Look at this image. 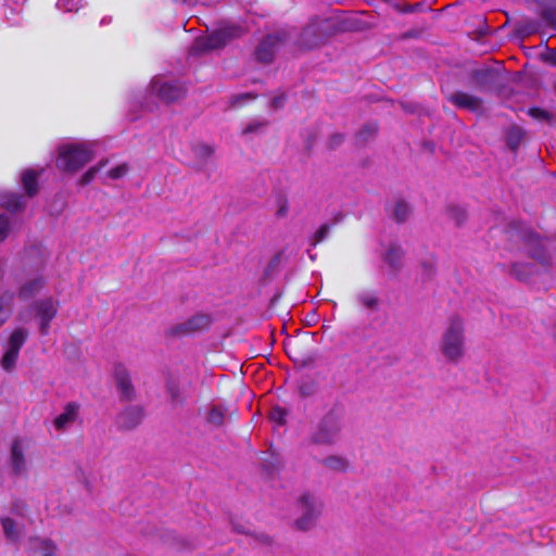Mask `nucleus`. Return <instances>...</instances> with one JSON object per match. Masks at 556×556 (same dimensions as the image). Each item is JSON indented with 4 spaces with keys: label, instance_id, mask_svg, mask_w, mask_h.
Masks as SVG:
<instances>
[{
    "label": "nucleus",
    "instance_id": "nucleus-1",
    "mask_svg": "<svg viewBox=\"0 0 556 556\" xmlns=\"http://www.w3.org/2000/svg\"><path fill=\"white\" fill-rule=\"evenodd\" d=\"M94 153L90 141L65 143L59 148L55 165L62 172H77L93 159Z\"/></svg>",
    "mask_w": 556,
    "mask_h": 556
},
{
    "label": "nucleus",
    "instance_id": "nucleus-2",
    "mask_svg": "<svg viewBox=\"0 0 556 556\" xmlns=\"http://www.w3.org/2000/svg\"><path fill=\"white\" fill-rule=\"evenodd\" d=\"M343 30L337 22L330 18H313L301 31L298 46L304 50H313L324 45L328 38Z\"/></svg>",
    "mask_w": 556,
    "mask_h": 556
},
{
    "label": "nucleus",
    "instance_id": "nucleus-3",
    "mask_svg": "<svg viewBox=\"0 0 556 556\" xmlns=\"http://www.w3.org/2000/svg\"><path fill=\"white\" fill-rule=\"evenodd\" d=\"M440 349L446 361L458 363L465 353L464 323L454 317L443 332Z\"/></svg>",
    "mask_w": 556,
    "mask_h": 556
},
{
    "label": "nucleus",
    "instance_id": "nucleus-4",
    "mask_svg": "<svg viewBox=\"0 0 556 556\" xmlns=\"http://www.w3.org/2000/svg\"><path fill=\"white\" fill-rule=\"evenodd\" d=\"M59 308L60 301L53 296H45L31 303L30 309L38 321L41 336L49 334L51 323L56 317Z\"/></svg>",
    "mask_w": 556,
    "mask_h": 556
},
{
    "label": "nucleus",
    "instance_id": "nucleus-5",
    "mask_svg": "<svg viewBox=\"0 0 556 556\" xmlns=\"http://www.w3.org/2000/svg\"><path fill=\"white\" fill-rule=\"evenodd\" d=\"M342 428V419L338 415L330 413L320 421L312 435V440L317 444H336L341 439Z\"/></svg>",
    "mask_w": 556,
    "mask_h": 556
},
{
    "label": "nucleus",
    "instance_id": "nucleus-6",
    "mask_svg": "<svg viewBox=\"0 0 556 556\" xmlns=\"http://www.w3.org/2000/svg\"><path fill=\"white\" fill-rule=\"evenodd\" d=\"M296 506L301 516L295 519V527L300 530L311 529L323 511L321 501L314 495L303 494Z\"/></svg>",
    "mask_w": 556,
    "mask_h": 556
},
{
    "label": "nucleus",
    "instance_id": "nucleus-7",
    "mask_svg": "<svg viewBox=\"0 0 556 556\" xmlns=\"http://www.w3.org/2000/svg\"><path fill=\"white\" fill-rule=\"evenodd\" d=\"M28 331L25 328L17 327L9 336L4 345V354L1 358V366L4 370H11L17 361L20 350L26 342Z\"/></svg>",
    "mask_w": 556,
    "mask_h": 556
},
{
    "label": "nucleus",
    "instance_id": "nucleus-8",
    "mask_svg": "<svg viewBox=\"0 0 556 556\" xmlns=\"http://www.w3.org/2000/svg\"><path fill=\"white\" fill-rule=\"evenodd\" d=\"M212 318L208 314H195L186 321L178 323L166 330L167 337H185L199 331H203L210 327Z\"/></svg>",
    "mask_w": 556,
    "mask_h": 556
},
{
    "label": "nucleus",
    "instance_id": "nucleus-9",
    "mask_svg": "<svg viewBox=\"0 0 556 556\" xmlns=\"http://www.w3.org/2000/svg\"><path fill=\"white\" fill-rule=\"evenodd\" d=\"M444 97L456 109L467 110L472 113L481 112L483 109V99L473 93L456 90L444 92Z\"/></svg>",
    "mask_w": 556,
    "mask_h": 556
},
{
    "label": "nucleus",
    "instance_id": "nucleus-10",
    "mask_svg": "<svg viewBox=\"0 0 556 556\" xmlns=\"http://www.w3.org/2000/svg\"><path fill=\"white\" fill-rule=\"evenodd\" d=\"M498 78V72L490 66L475 68L468 74L469 85L477 91L484 92L492 88Z\"/></svg>",
    "mask_w": 556,
    "mask_h": 556
},
{
    "label": "nucleus",
    "instance_id": "nucleus-11",
    "mask_svg": "<svg viewBox=\"0 0 556 556\" xmlns=\"http://www.w3.org/2000/svg\"><path fill=\"white\" fill-rule=\"evenodd\" d=\"M47 287V279L42 274L29 275L21 281L17 296L21 301L35 299Z\"/></svg>",
    "mask_w": 556,
    "mask_h": 556
},
{
    "label": "nucleus",
    "instance_id": "nucleus-12",
    "mask_svg": "<svg viewBox=\"0 0 556 556\" xmlns=\"http://www.w3.org/2000/svg\"><path fill=\"white\" fill-rule=\"evenodd\" d=\"M285 37L280 34H269L263 38L255 50V56L258 62L269 64L274 61L278 46Z\"/></svg>",
    "mask_w": 556,
    "mask_h": 556
},
{
    "label": "nucleus",
    "instance_id": "nucleus-13",
    "mask_svg": "<svg viewBox=\"0 0 556 556\" xmlns=\"http://www.w3.org/2000/svg\"><path fill=\"white\" fill-rule=\"evenodd\" d=\"M152 91L165 103H173L185 97L186 90L181 85L176 83H163L159 85L156 81L152 84Z\"/></svg>",
    "mask_w": 556,
    "mask_h": 556
},
{
    "label": "nucleus",
    "instance_id": "nucleus-14",
    "mask_svg": "<svg viewBox=\"0 0 556 556\" xmlns=\"http://www.w3.org/2000/svg\"><path fill=\"white\" fill-rule=\"evenodd\" d=\"M191 150V157L187 160L193 166L202 167L212 156L214 148L207 141H185Z\"/></svg>",
    "mask_w": 556,
    "mask_h": 556
},
{
    "label": "nucleus",
    "instance_id": "nucleus-15",
    "mask_svg": "<svg viewBox=\"0 0 556 556\" xmlns=\"http://www.w3.org/2000/svg\"><path fill=\"white\" fill-rule=\"evenodd\" d=\"M114 377L119 395L124 400H130L135 391L127 369L123 365H117L114 369Z\"/></svg>",
    "mask_w": 556,
    "mask_h": 556
},
{
    "label": "nucleus",
    "instance_id": "nucleus-16",
    "mask_svg": "<svg viewBox=\"0 0 556 556\" xmlns=\"http://www.w3.org/2000/svg\"><path fill=\"white\" fill-rule=\"evenodd\" d=\"M79 406L76 403H68L64 410L54 418L53 427L56 431L68 429L78 416Z\"/></svg>",
    "mask_w": 556,
    "mask_h": 556
},
{
    "label": "nucleus",
    "instance_id": "nucleus-17",
    "mask_svg": "<svg viewBox=\"0 0 556 556\" xmlns=\"http://www.w3.org/2000/svg\"><path fill=\"white\" fill-rule=\"evenodd\" d=\"M228 41L225 39L220 29H217L206 38L198 39L194 42L193 50L197 52L215 50L225 47Z\"/></svg>",
    "mask_w": 556,
    "mask_h": 556
},
{
    "label": "nucleus",
    "instance_id": "nucleus-18",
    "mask_svg": "<svg viewBox=\"0 0 556 556\" xmlns=\"http://www.w3.org/2000/svg\"><path fill=\"white\" fill-rule=\"evenodd\" d=\"M143 418V410L139 406L127 407L122 412L117 418L119 427L125 429H131L138 426Z\"/></svg>",
    "mask_w": 556,
    "mask_h": 556
},
{
    "label": "nucleus",
    "instance_id": "nucleus-19",
    "mask_svg": "<svg viewBox=\"0 0 556 556\" xmlns=\"http://www.w3.org/2000/svg\"><path fill=\"white\" fill-rule=\"evenodd\" d=\"M11 464L15 475L20 476L26 471V460L23 454V441L20 439L15 440L12 444Z\"/></svg>",
    "mask_w": 556,
    "mask_h": 556
},
{
    "label": "nucleus",
    "instance_id": "nucleus-20",
    "mask_svg": "<svg viewBox=\"0 0 556 556\" xmlns=\"http://www.w3.org/2000/svg\"><path fill=\"white\" fill-rule=\"evenodd\" d=\"M26 205V200L23 195L13 192L0 193V206L11 213L21 211Z\"/></svg>",
    "mask_w": 556,
    "mask_h": 556
},
{
    "label": "nucleus",
    "instance_id": "nucleus-21",
    "mask_svg": "<svg viewBox=\"0 0 556 556\" xmlns=\"http://www.w3.org/2000/svg\"><path fill=\"white\" fill-rule=\"evenodd\" d=\"M15 294L11 291L0 292V327L5 324L13 314Z\"/></svg>",
    "mask_w": 556,
    "mask_h": 556
},
{
    "label": "nucleus",
    "instance_id": "nucleus-22",
    "mask_svg": "<svg viewBox=\"0 0 556 556\" xmlns=\"http://www.w3.org/2000/svg\"><path fill=\"white\" fill-rule=\"evenodd\" d=\"M357 303L365 309L375 312L380 306V296L377 291L363 290L356 295Z\"/></svg>",
    "mask_w": 556,
    "mask_h": 556
},
{
    "label": "nucleus",
    "instance_id": "nucleus-23",
    "mask_svg": "<svg viewBox=\"0 0 556 556\" xmlns=\"http://www.w3.org/2000/svg\"><path fill=\"white\" fill-rule=\"evenodd\" d=\"M38 177L39 173L34 169H26L22 173V185L29 197H33L38 191Z\"/></svg>",
    "mask_w": 556,
    "mask_h": 556
},
{
    "label": "nucleus",
    "instance_id": "nucleus-24",
    "mask_svg": "<svg viewBox=\"0 0 556 556\" xmlns=\"http://www.w3.org/2000/svg\"><path fill=\"white\" fill-rule=\"evenodd\" d=\"M35 556H58L56 546L50 540L36 539L31 542Z\"/></svg>",
    "mask_w": 556,
    "mask_h": 556
},
{
    "label": "nucleus",
    "instance_id": "nucleus-25",
    "mask_svg": "<svg viewBox=\"0 0 556 556\" xmlns=\"http://www.w3.org/2000/svg\"><path fill=\"white\" fill-rule=\"evenodd\" d=\"M388 211L397 222H403L410 213L409 205L402 199H395L389 204Z\"/></svg>",
    "mask_w": 556,
    "mask_h": 556
},
{
    "label": "nucleus",
    "instance_id": "nucleus-26",
    "mask_svg": "<svg viewBox=\"0 0 556 556\" xmlns=\"http://www.w3.org/2000/svg\"><path fill=\"white\" fill-rule=\"evenodd\" d=\"M129 172V166L127 163H121L113 167H111L102 177V181L106 182V180H118L125 177Z\"/></svg>",
    "mask_w": 556,
    "mask_h": 556
},
{
    "label": "nucleus",
    "instance_id": "nucleus-27",
    "mask_svg": "<svg viewBox=\"0 0 556 556\" xmlns=\"http://www.w3.org/2000/svg\"><path fill=\"white\" fill-rule=\"evenodd\" d=\"M324 466L330 470L343 472L348 469L349 463L348 460L338 455H332L323 460Z\"/></svg>",
    "mask_w": 556,
    "mask_h": 556
},
{
    "label": "nucleus",
    "instance_id": "nucleus-28",
    "mask_svg": "<svg viewBox=\"0 0 556 556\" xmlns=\"http://www.w3.org/2000/svg\"><path fill=\"white\" fill-rule=\"evenodd\" d=\"M108 164V160H101L98 164L94 166H91L84 175L80 177V184L81 185H88L90 184L96 175L102 170V168Z\"/></svg>",
    "mask_w": 556,
    "mask_h": 556
},
{
    "label": "nucleus",
    "instance_id": "nucleus-29",
    "mask_svg": "<svg viewBox=\"0 0 556 556\" xmlns=\"http://www.w3.org/2000/svg\"><path fill=\"white\" fill-rule=\"evenodd\" d=\"M225 415L226 409L220 405H216L210 409L207 420L215 426H220L224 422Z\"/></svg>",
    "mask_w": 556,
    "mask_h": 556
},
{
    "label": "nucleus",
    "instance_id": "nucleus-30",
    "mask_svg": "<svg viewBox=\"0 0 556 556\" xmlns=\"http://www.w3.org/2000/svg\"><path fill=\"white\" fill-rule=\"evenodd\" d=\"M1 522L5 536L11 541H15L18 536L17 525L11 518H2Z\"/></svg>",
    "mask_w": 556,
    "mask_h": 556
},
{
    "label": "nucleus",
    "instance_id": "nucleus-31",
    "mask_svg": "<svg viewBox=\"0 0 556 556\" xmlns=\"http://www.w3.org/2000/svg\"><path fill=\"white\" fill-rule=\"evenodd\" d=\"M528 114L533 119L539 121V122L551 123L553 119V115L548 111L538 108V106L530 108L528 110Z\"/></svg>",
    "mask_w": 556,
    "mask_h": 556
},
{
    "label": "nucleus",
    "instance_id": "nucleus-32",
    "mask_svg": "<svg viewBox=\"0 0 556 556\" xmlns=\"http://www.w3.org/2000/svg\"><path fill=\"white\" fill-rule=\"evenodd\" d=\"M402 256V250L400 247L392 244L384 255V261L391 266L395 267Z\"/></svg>",
    "mask_w": 556,
    "mask_h": 556
},
{
    "label": "nucleus",
    "instance_id": "nucleus-33",
    "mask_svg": "<svg viewBox=\"0 0 556 556\" xmlns=\"http://www.w3.org/2000/svg\"><path fill=\"white\" fill-rule=\"evenodd\" d=\"M378 125L376 123H367L359 130L357 139H369L377 136Z\"/></svg>",
    "mask_w": 556,
    "mask_h": 556
},
{
    "label": "nucleus",
    "instance_id": "nucleus-34",
    "mask_svg": "<svg viewBox=\"0 0 556 556\" xmlns=\"http://www.w3.org/2000/svg\"><path fill=\"white\" fill-rule=\"evenodd\" d=\"M223 35L225 36V39L229 42L235 38H238L242 35L243 30L240 26L232 25V26H226L223 28H219Z\"/></svg>",
    "mask_w": 556,
    "mask_h": 556
},
{
    "label": "nucleus",
    "instance_id": "nucleus-35",
    "mask_svg": "<svg viewBox=\"0 0 556 556\" xmlns=\"http://www.w3.org/2000/svg\"><path fill=\"white\" fill-rule=\"evenodd\" d=\"M540 15L549 26L556 27V4L542 9Z\"/></svg>",
    "mask_w": 556,
    "mask_h": 556
},
{
    "label": "nucleus",
    "instance_id": "nucleus-36",
    "mask_svg": "<svg viewBox=\"0 0 556 556\" xmlns=\"http://www.w3.org/2000/svg\"><path fill=\"white\" fill-rule=\"evenodd\" d=\"M266 127H267V123L254 122L247 126L243 134H245V135H248V134L262 135L263 134L262 130Z\"/></svg>",
    "mask_w": 556,
    "mask_h": 556
},
{
    "label": "nucleus",
    "instance_id": "nucleus-37",
    "mask_svg": "<svg viewBox=\"0 0 556 556\" xmlns=\"http://www.w3.org/2000/svg\"><path fill=\"white\" fill-rule=\"evenodd\" d=\"M10 230V220L5 214L0 215V242L3 241Z\"/></svg>",
    "mask_w": 556,
    "mask_h": 556
},
{
    "label": "nucleus",
    "instance_id": "nucleus-38",
    "mask_svg": "<svg viewBox=\"0 0 556 556\" xmlns=\"http://www.w3.org/2000/svg\"><path fill=\"white\" fill-rule=\"evenodd\" d=\"M289 203L285 197H280L277 202L276 215L278 217H285L288 214Z\"/></svg>",
    "mask_w": 556,
    "mask_h": 556
},
{
    "label": "nucleus",
    "instance_id": "nucleus-39",
    "mask_svg": "<svg viewBox=\"0 0 556 556\" xmlns=\"http://www.w3.org/2000/svg\"><path fill=\"white\" fill-rule=\"evenodd\" d=\"M450 214L457 225H460L466 217L465 210L458 206L452 207Z\"/></svg>",
    "mask_w": 556,
    "mask_h": 556
},
{
    "label": "nucleus",
    "instance_id": "nucleus-40",
    "mask_svg": "<svg viewBox=\"0 0 556 556\" xmlns=\"http://www.w3.org/2000/svg\"><path fill=\"white\" fill-rule=\"evenodd\" d=\"M270 417L277 424L282 425L286 421V412L282 408L276 407L271 410Z\"/></svg>",
    "mask_w": 556,
    "mask_h": 556
},
{
    "label": "nucleus",
    "instance_id": "nucleus-41",
    "mask_svg": "<svg viewBox=\"0 0 556 556\" xmlns=\"http://www.w3.org/2000/svg\"><path fill=\"white\" fill-rule=\"evenodd\" d=\"M329 227L327 225H323L314 235L313 245L321 242L328 235Z\"/></svg>",
    "mask_w": 556,
    "mask_h": 556
},
{
    "label": "nucleus",
    "instance_id": "nucleus-42",
    "mask_svg": "<svg viewBox=\"0 0 556 556\" xmlns=\"http://www.w3.org/2000/svg\"><path fill=\"white\" fill-rule=\"evenodd\" d=\"M419 7H421V3H416V4L404 3V4H397L395 7V9L400 13L407 14V13H412V12L416 11Z\"/></svg>",
    "mask_w": 556,
    "mask_h": 556
},
{
    "label": "nucleus",
    "instance_id": "nucleus-43",
    "mask_svg": "<svg viewBox=\"0 0 556 556\" xmlns=\"http://www.w3.org/2000/svg\"><path fill=\"white\" fill-rule=\"evenodd\" d=\"M287 101V97L285 94L275 97L271 100V108L274 109H280L283 106L285 102Z\"/></svg>",
    "mask_w": 556,
    "mask_h": 556
},
{
    "label": "nucleus",
    "instance_id": "nucleus-44",
    "mask_svg": "<svg viewBox=\"0 0 556 556\" xmlns=\"http://www.w3.org/2000/svg\"><path fill=\"white\" fill-rule=\"evenodd\" d=\"M255 541H258L261 544H269L270 538L266 534H258L255 536Z\"/></svg>",
    "mask_w": 556,
    "mask_h": 556
},
{
    "label": "nucleus",
    "instance_id": "nucleus-45",
    "mask_svg": "<svg viewBox=\"0 0 556 556\" xmlns=\"http://www.w3.org/2000/svg\"><path fill=\"white\" fill-rule=\"evenodd\" d=\"M547 61L553 64V65H556V50H552L548 58H547Z\"/></svg>",
    "mask_w": 556,
    "mask_h": 556
},
{
    "label": "nucleus",
    "instance_id": "nucleus-46",
    "mask_svg": "<svg viewBox=\"0 0 556 556\" xmlns=\"http://www.w3.org/2000/svg\"><path fill=\"white\" fill-rule=\"evenodd\" d=\"M236 531L238 532H244L245 530L243 528H240L238 526H235Z\"/></svg>",
    "mask_w": 556,
    "mask_h": 556
},
{
    "label": "nucleus",
    "instance_id": "nucleus-47",
    "mask_svg": "<svg viewBox=\"0 0 556 556\" xmlns=\"http://www.w3.org/2000/svg\"><path fill=\"white\" fill-rule=\"evenodd\" d=\"M243 97L255 98V96H252V93H244Z\"/></svg>",
    "mask_w": 556,
    "mask_h": 556
},
{
    "label": "nucleus",
    "instance_id": "nucleus-48",
    "mask_svg": "<svg viewBox=\"0 0 556 556\" xmlns=\"http://www.w3.org/2000/svg\"><path fill=\"white\" fill-rule=\"evenodd\" d=\"M331 139L337 140V139H341V137H340V135H334Z\"/></svg>",
    "mask_w": 556,
    "mask_h": 556
},
{
    "label": "nucleus",
    "instance_id": "nucleus-49",
    "mask_svg": "<svg viewBox=\"0 0 556 556\" xmlns=\"http://www.w3.org/2000/svg\"><path fill=\"white\" fill-rule=\"evenodd\" d=\"M513 142H514V144L511 146V148H513V149H516V148H517V143H518L519 141H513Z\"/></svg>",
    "mask_w": 556,
    "mask_h": 556
},
{
    "label": "nucleus",
    "instance_id": "nucleus-50",
    "mask_svg": "<svg viewBox=\"0 0 556 556\" xmlns=\"http://www.w3.org/2000/svg\"><path fill=\"white\" fill-rule=\"evenodd\" d=\"M18 317H20V319H24V314H23V312H21V313H20Z\"/></svg>",
    "mask_w": 556,
    "mask_h": 556
},
{
    "label": "nucleus",
    "instance_id": "nucleus-51",
    "mask_svg": "<svg viewBox=\"0 0 556 556\" xmlns=\"http://www.w3.org/2000/svg\"><path fill=\"white\" fill-rule=\"evenodd\" d=\"M429 143H431V141H426L427 148H429Z\"/></svg>",
    "mask_w": 556,
    "mask_h": 556
}]
</instances>
